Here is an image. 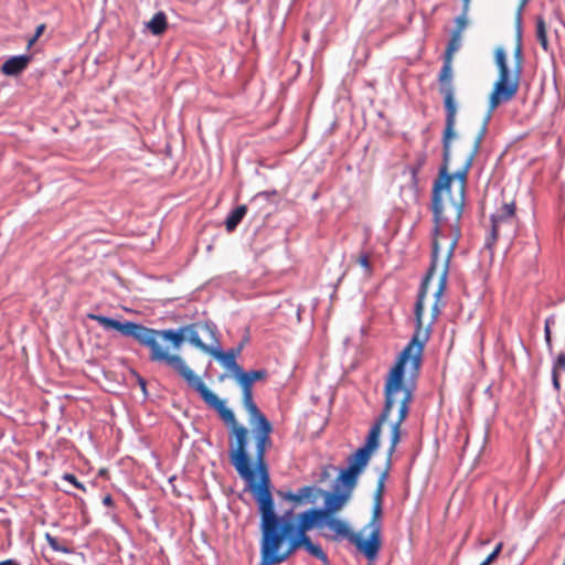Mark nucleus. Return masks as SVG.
<instances>
[{"mask_svg": "<svg viewBox=\"0 0 565 565\" xmlns=\"http://www.w3.org/2000/svg\"><path fill=\"white\" fill-rule=\"evenodd\" d=\"M323 525L328 526V529L334 533V539L347 537L349 540V536L353 534L344 521L331 515H326Z\"/></svg>", "mask_w": 565, "mask_h": 565, "instance_id": "17", "label": "nucleus"}, {"mask_svg": "<svg viewBox=\"0 0 565 565\" xmlns=\"http://www.w3.org/2000/svg\"><path fill=\"white\" fill-rule=\"evenodd\" d=\"M247 373L249 374L254 382L264 380L267 376V372L265 370H253L247 371Z\"/></svg>", "mask_w": 565, "mask_h": 565, "instance_id": "32", "label": "nucleus"}, {"mask_svg": "<svg viewBox=\"0 0 565 565\" xmlns=\"http://www.w3.org/2000/svg\"><path fill=\"white\" fill-rule=\"evenodd\" d=\"M529 0H523V3H526Z\"/></svg>", "mask_w": 565, "mask_h": 565, "instance_id": "42", "label": "nucleus"}, {"mask_svg": "<svg viewBox=\"0 0 565 565\" xmlns=\"http://www.w3.org/2000/svg\"><path fill=\"white\" fill-rule=\"evenodd\" d=\"M367 526L371 529L369 539L364 540L359 534L353 533L349 536V541L369 559L373 561L381 548V519L372 516Z\"/></svg>", "mask_w": 565, "mask_h": 565, "instance_id": "11", "label": "nucleus"}, {"mask_svg": "<svg viewBox=\"0 0 565 565\" xmlns=\"http://www.w3.org/2000/svg\"><path fill=\"white\" fill-rule=\"evenodd\" d=\"M354 468H344L341 469L339 477L335 480V488L338 489L339 484L343 487V491H348L352 494L353 489L356 487L359 477L361 473L353 470Z\"/></svg>", "mask_w": 565, "mask_h": 565, "instance_id": "16", "label": "nucleus"}, {"mask_svg": "<svg viewBox=\"0 0 565 565\" xmlns=\"http://www.w3.org/2000/svg\"><path fill=\"white\" fill-rule=\"evenodd\" d=\"M302 547L312 556H315L316 558L327 563L328 562V556L327 554L323 552L322 547L319 545V544H313L311 539L306 535L305 536V541H303V544H302Z\"/></svg>", "mask_w": 565, "mask_h": 565, "instance_id": "23", "label": "nucleus"}, {"mask_svg": "<svg viewBox=\"0 0 565 565\" xmlns=\"http://www.w3.org/2000/svg\"><path fill=\"white\" fill-rule=\"evenodd\" d=\"M552 372L553 373H559V374L562 372H565V353L564 352H561L557 355L556 360L553 363Z\"/></svg>", "mask_w": 565, "mask_h": 565, "instance_id": "28", "label": "nucleus"}, {"mask_svg": "<svg viewBox=\"0 0 565 565\" xmlns=\"http://www.w3.org/2000/svg\"><path fill=\"white\" fill-rule=\"evenodd\" d=\"M45 540L49 544V546L55 551V552H60V553H63V554H68L71 553V550L68 547H66L65 545H61L57 541V539L53 535H51L50 533H46L45 534Z\"/></svg>", "mask_w": 565, "mask_h": 565, "instance_id": "26", "label": "nucleus"}, {"mask_svg": "<svg viewBox=\"0 0 565 565\" xmlns=\"http://www.w3.org/2000/svg\"><path fill=\"white\" fill-rule=\"evenodd\" d=\"M63 479H64L65 481H67V482L72 483V484H73L74 487H76L77 489H81V490L85 491V487H84V484H83L82 482H79V481L77 480V478H76L74 475H72V473H65V475L63 476Z\"/></svg>", "mask_w": 565, "mask_h": 565, "instance_id": "31", "label": "nucleus"}, {"mask_svg": "<svg viewBox=\"0 0 565 565\" xmlns=\"http://www.w3.org/2000/svg\"><path fill=\"white\" fill-rule=\"evenodd\" d=\"M386 478H387V471H384L380 475V477L377 479L376 491H375L374 498H373L374 503H373L372 516H374V519H381L382 498H383V493H384Z\"/></svg>", "mask_w": 565, "mask_h": 565, "instance_id": "18", "label": "nucleus"}, {"mask_svg": "<svg viewBox=\"0 0 565 565\" xmlns=\"http://www.w3.org/2000/svg\"><path fill=\"white\" fill-rule=\"evenodd\" d=\"M246 213H247L246 205H238L237 207L232 210L225 220L226 231L230 233L233 232L237 227V225L242 222V220L244 218Z\"/></svg>", "mask_w": 565, "mask_h": 565, "instance_id": "21", "label": "nucleus"}, {"mask_svg": "<svg viewBox=\"0 0 565 565\" xmlns=\"http://www.w3.org/2000/svg\"><path fill=\"white\" fill-rule=\"evenodd\" d=\"M182 373L185 383L194 391H196L205 404L215 409L221 418L226 424L232 426V429L239 427L236 423L234 413L225 406V403L222 399H220L211 390H209V387L204 384L201 377L195 374L194 371H189L183 367Z\"/></svg>", "mask_w": 565, "mask_h": 565, "instance_id": "10", "label": "nucleus"}, {"mask_svg": "<svg viewBox=\"0 0 565 565\" xmlns=\"http://www.w3.org/2000/svg\"><path fill=\"white\" fill-rule=\"evenodd\" d=\"M424 301L425 289L422 291V295L417 297L415 303L416 330L386 376L383 409L372 425L365 444L360 447L366 450L369 455H372V452L379 448L382 426L388 419L394 408L397 409L398 416L397 419L391 424L388 457L394 454L401 440V426L407 418L413 399V388L405 385L404 376L406 371L409 372L411 377L417 376L422 365L424 347L429 339V327L424 328L423 324Z\"/></svg>", "mask_w": 565, "mask_h": 565, "instance_id": "2", "label": "nucleus"}, {"mask_svg": "<svg viewBox=\"0 0 565 565\" xmlns=\"http://www.w3.org/2000/svg\"><path fill=\"white\" fill-rule=\"evenodd\" d=\"M424 163H425V157H420V158L417 159L416 164L411 167L414 180L416 178V174H417L418 170L424 166Z\"/></svg>", "mask_w": 565, "mask_h": 565, "instance_id": "34", "label": "nucleus"}, {"mask_svg": "<svg viewBox=\"0 0 565 565\" xmlns=\"http://www.w3.org/2000/svg\"><path fill=\"white\" fill-rule=\"evenodd\" d=\"M103 503L107 507H111L114 504V500L110 494H107L103 498Z\"/></svg>", "mask_w": 565, "mask_h": 565, "instance_id": "36", "label": "nucleus"}, {"mask_svg": "<svg viewBox=\"0 0 565 565\" xmlns=\"http://www.w3.org/2000/svg\"><path fill=\"white\" fill-rule=\"evenodd\" d=\"M359 263L361 264V266L365 267V268H369L370 267V263H369V258L367 256L363 255L360 257V260Z\"/></svg>", "mask_w": 565, "mask_h": 565, "instance_id": "37", "label": "nucleus"}, {"mask_svg": "<svg viewBox=\"0 0 565 565\" xmlns=\"http://www.w3.org/2000/svg\"><path fill=\"white\" fill-rule=\"evenodd\" d=\"M233 434L235 435L236 439V448L231 450V462L235 467L237 473L247 482L249 489L253 491L255 498L257 499L258 489H260L263 486L269 488V476L265 463V454L263 455V465L259 467L258 448L256 447V470L260 477L259 484H257L256 473L246 451L248 430L246 427L239 426L233 429Z\"/></svg>", "mask_w": 565, "mask_h": 565, "instance_id": "6", "label": "nucleus"}, {"mask_svg": "<svg viewBox=\"0 0 565 565\" xmlns=\"http://www.w3.org/2000/svg\"><path fill=\"white\" fill-rule=\"evenodd\" d=\"M234 379L241 385L243 391V405L249 416L257 422V427L253 430L255 441H257L258 448V461L262 467L263 455L266 452V448L271 445L270 434L273 430L271 424L266 416L259 411L256 403L253 399V384L255 383L249 374L241 369L235 373Z\"/></svg>", "mask_w": 565, "mask_h": 565, "instance_id": "7", "label": "nucleus"}, {"mask_svg": "<svg viewBox=\"0 0 565 565\" xmlns=\"http://www.w3.org/2000/svg\"><path fill=\"white\" fill-rule=\"evenodd\" d=\"M260 514V562L259 565H277L288 559L302 546L305 536L291 531V523L275 512L274 499L268 487L257 491Z\"/></svg>", "mask_w": 565, "mask_h": 565, "instance_id": "4", "label": "nucleus"}, {"mask_svg": "<svg viewBox=\"0 0 565 565\" xmlns=\"http://www.w3.org/2000/svg\"><path fill=\"white\" fill-rule=\"evenodd\" d=\"M467 12L468 11H465V9L462 8V14L457 17L455 20L456 29L452 32H458V34L461 35V33L463 32L468 24Z\"/></svg>", "mask_w": 565, "mask_h": 565, "instance_id": "27", "label": "nucleus"}, {"mask_svg": "<svg viewBox=\"0 0 565 565\" xmlns=\"http://www.w3.org/2000/svg\"><path fill=\"white\" fill-rule=\"evenodd\" d=\"M89 319L96 321L105 330L114 329L120 332L125 337H130L138 341L141 345L149 348L150 360L152 362L161 363L173 370L183 380V367L193 371L185 360L179 354H171L168 350L163 349L158 339L162 338L166 341L171 342L174 349H180L184 340L186 339L193 347L194 342L192 338H200V331L205 332V324L212 322H195L190 323L178 329H166L156 330L146 326L126 321L120 322L109 317L102 315H89Z\"/></svg>", "mask_w": 565, "mask_h": 565, "instance_id": "3", "label": "nucleus"}, {"mask_svg": "<svg viewBox=\"0 0 565 565\" xmlns=\"http://www.w3.org/2000/svg\"><path fill=\"white\" fill-rule=\"evenodd\" d=\"M351 493L348 491L341 492H327L323 508L319 509L322 512V516L330 515L335 511L342 509L351 498Z\"/></svg>", "mask_w": 565, "mask_h": 565, "instance_id": "13", "label": "nucleus"}, {"mask_svg": "<svg viewBox=\"0 0 565 565\" xmlns=\"http://www.w3.org/2000/svg\"><path fill=\"white\" fill-rule=\"evenodd\" d=\"M536 39L545 52H550V43L547 40L546 24L542 17L536 19Z\"/></svg>", "mask_w": 565, "mask_h": 565, "instance_id": "24", "label": "nucleus"}, {"mask_svg": "<svg viewBox=\"0 0 565 565\" xmlns=\"http://www.w3.org/2000/svg\"><path fill=\"white\" fill-rule=\"evenodd\" d=\"M515 212V204L513 202L511 203H504L502 209L491 216V241L494 242L498 238L499 235V225L511 218L514 215Z\"/></svg>", "mask_w": 565, "mask_h": 565, "instance_id": "15", "label": "nucleus"}, {"mask_svg": "<svg viewBox=\"0 0 565 565\" xmlns=\"http://www.w3.org/2000/svg\"><path fill=\"white\" fill-rule=\"evenodd\" d=\"M45 29V25L44 24H40L38 28H36V31L34 33V35L29 39L28 41V47H31L36 41L41 36V34L43 33Z\"/></svg>", "mask_w": 565, "mask_h": 565, "instance_id": "33", "label": "nucleus"}, {"mask_svg": "<svg viewBox=\"0 0 565 565\" xmlns=\"http://www.w3.org/2000/svg\"><path fill=\"white\" fill-rule=\"evenodd\" d=\"M30 61V55L12 56L2 64L1 72L7 76H17L28 67Z\"/></svg>", "mask_w": 565, "mask_h": 565, "instance_id": "14", "label": "nucleus"}, {"mask_svg": "<svg viewBox=\"0 0 565 565\" xmlns=\"http://www.w3.org/2000/svg\"><path fill=\"white\" fill-rule=\"evenodd\" d=\"M317 489L311 486H306L300 489H298L297 492H288L286 494V499L294 501V502H302L307 501L310 503H313L316 500L315 493Z\"/></svg>", "mask_w": 565, "mask_h": 565, "instance_id": "20", "label": "nucleus"}, {"mask_svg": "<svg viewBox=\"0 0 565 565\" xmlns=\"http://www.w3.org/2000/svg\"><path fill=\"white\" fill-rule=\"evenodd\" d=\"M470 1H471V0H462V7H463L465 11H468V10H469Z\"/></svg>", "mask_w": 565, "mask_h": 565, "instance_id": "39", "label": "nucleus"}, {"mask_svg": "<svg viewBox=\"0 0 565 565\" xmlns=\"http://www.w3.org/2000/svg\"><path fill=\"white\" fill-rule=\"evenodd\" d=\"M502 547L503 543H498L492 553L482 563H480V565H490L498 557V555L502 551Z\"/></svg>", "mask_w": 565, "mask_h": 565, "instance_id": "30", "label": "nucleus"}, {"mask_svg": "<svg viewBox=\"0 0 565 565\" xmlns=\"http://www.w3.org/2000/svg\"><path fill=\"white\" fill-rule=\"evenodd\" d=\"M275 193H276L275 191L271 192V194H275ZM258 195L270 196V192H267V191L260 192V193H258Z\"/></svg>", "mask_w": 565, "mask_h": 565, "instance_id": "40", "label": "nucleus"}, {"mask_svg": "<svg viewBox=\"0 0 565 565\" xmlns=\"http://www.w3.org/2000/svg\"><path fill=\"white\" fill-rule=\"evenodd\" d=\"M452 61L444 58V65L439 73V82L441 84L440 92L444 95V104H445V129H444V143L445 150L447 151L449 148V139H454L456 137L455 126H456V114L457 106L455 102L454 87L451 84L452 81Z\"/></svg>", "mask_w": 565, "mask_h": 565, "instance_id": "8", "label": "nucleus"}, {"mask_svg": "<svg viewBox=\"0 0 565 565\" xmlns=\"http://www.w3.org/2000/svg\"><path fill=\"white\" fill-rule=\"evenodd\" d=\"M371 459V455L361 448H358L354 454L348 458V467L354 468L359 473H362Z\"/></svg>", "mask_w": 565, "mask_h": 565, "instance_id": "19", "label": "nucleus"}, {"mask_svg": "<svg viewBox=\"0 0 565 565\" xmlns=\"http://www.w3.org/2000/svg\"><path fill=\"white\" fill-rule=\"evenodd\" d=\"M551 323H554L553 317H548L545 320V328H544L545 342L550 350L552 349V337H551V328H550Z\"/></svg>", "mask_w": 565, "mask_h": 565, "instance_id": "29", "label": "nucleus"}, {"mask_svg": "<svg viewBox=\"0 0 565 565\" xmlns=\"http://www.w3.org/2000/svg\"><path fill=\"white\" fill-rule=\"evenodd\" d=\"M490 119L491 115L490 113H487L478 130V134L473 140V146L470 152L467 154L461 169L457 170L454 174L448 173L452 139H449V148L447 152L445 150V143L443 142L444 163L440 168L437 180L434 182L431 198V211L435 223L433 230V262L426 277L424 278L420 285V289L418 292L419 297L425 288V296L427 295L428 284L436 268L438 253L441 248L443 239H447V255L439 278L438 288L434 294L436 298L435 305L433 307L434 319L439 315L438 301L446 288L449 263L454 256L455 249L461 236L460 220L465 206V190L468 172L472 167L473 160L480 150L482 140L488 131V125Z\"/></svg>", "mask_w": 565, "mask_h": 565, "instance_id": "1", "label": "nucleus"}, {"mask_svg": "<svg viewBox=\"0 0 565 565\" xmlns=\"http://www.w3.org/2000/svg\"><path fill=\"white\" fill-rule=\"evenodd\" d=\"M494 62L499 71V76L493 85L489 97V110L492 116L493 110L501 104L508 103L516 95L522 74L523 52L521 43V30H518V43L514 49V67L508 65L507 53L503 47H498L494 52Z\"/></svg>", "mask_w": 565, "mask_h": 565, "instance_id": "5", "label": "nucleus"}, {"mask_svg": "<svg viewBox=\"0 0 565 565\" xmlns=\"http://www.w3.org/2000/svg\"><path fill=\"white\" fill-rule=\"evenodd\" d=\"M205 333L209 334L211 340L210 344L204 343L201 339H196V337L192 338L194 342V348L201 350L202 352L212 355L216 359L225 369H227L232 375L237 373L242 367L237 364L236 358L241 353V349H231L227 351H223L221 348L220 340L217 338V328L214 323L205 324Z\"/></svg>", "mask_w": 565, "mask_h": 565, "instance_id": "9", "label": "nucleus"}, {"mask_svg": "<svg viewBox=\"0 0 565 565\" xmlns=\"http://www.w3.org/2000/svg\"><path fill=\"white\" fill-rule=\"evenodd\" d=\"M460 46H461V35L458 34V32H452L450 40L447 44V49L444 54V58L452 61L454 54L460 49Z\"/></svg>", "mask_w": 565, "mask_h": 565, "instance_id": "25", "label": "nucleus"}, {"mask_svg": "<svg viewBox=\"0 0 565 565\" xmlns=\"http://www.w3.org/2000/svg\"><path fill=\"white\" fill-rule=\"evenodd\" d=\"M147 28L153 35L162 34L167 29V17L162 11L157 12L147 23Z\"/></svg>", "mask_w": 565, "mask_h": 565, "instance_id": "22", "label": "nucleus"}, {"mask_svg": "<svg viewBox=\"0 0 565 565\" xmlns=\"http://www.w3.org/2000/svg\"><path fill=\"white\" fill-rule=\"evenodd\" d=\"M0 565H19V564L12 559H7L3 562H0Z\"/></svg>", "mask_w": 565, "mask_h": 565, "instance_id": "38", "label": "nucleus"}, {"mask_svg": "<svg viewBox=\"0 0 565 565\" xmlns=\"http://www.w3.org/2000/svg\"><path fill=\"white\" fill-rule=\"evenodd\" d=\"M279 518L288 519L291 523V531L301 535H307V532L316 525L322 526L324 520L322 512L317 508H311L300 513L298 518H295L294 511L290 509L285 511L282 515H279Z\"/></svg>", "mask_w": 565, "mask_h": 565, "instance_id": "12", "label": "nucleus"}, {"mask_svg": "<svg viewBox=\"0 0 565 565\" xmlns=\"http://www.w3.org/2000/svg\"><path fill=\"white\" fill-rule=\"evenodd\" d=\"M139 382H140V386L142 387V390H145V388H146V382H145V380H143V379H140V380H139Z\"/></svg>", "mask_w": 565, "mask_h": 565, "instance_id": "41", "label": "nucleus"}, {"mask_svg": "<svg viewBox=\"0 0 565 565\" xmlns=\"http://www.w3.org/2000/svg\"><path fill=\"white\" fill-rule=\"evenodd\" d=\"M552 382L553 386L556 391H559L561 384H559V373H553L552 372Z\"/></svg>", "mask_w": 565, "mask_h": 565, "instance_id": "35", "label": "nucleus"}]
</instances>
